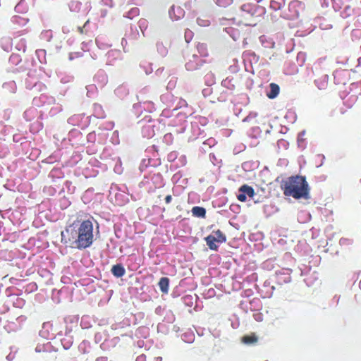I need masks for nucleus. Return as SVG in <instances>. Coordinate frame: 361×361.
Returning a JSON list of instances; mask_svg holds the SVG:
<instances>
[{
    "label": "nucleus",
    "mask_w": 361,
    "mask_h": 361,
    "mask_svg": "<svg viewBox=\"0 0 361 361\" xmlns=\"http://www.w3.org/2000/svg\"><path fill=\"white\" fill-rule=\"evenodd\" d=\"M88 23H89V20H87V21L85 22V23L84 27H85V25H86Z\"/></svg>",
    "instance_id": "4be33fe9"
},
{
    "label": "nucleus",
    "mask_w": 361,
    "mask_h": 361,
    "mask_svg": "<svg viewBox=\"0 0 361 361\" xmlns=\"http://www.w3.org/2000/svg\"><path fill=\"white\" fill-rule=\"evenodd\" d=\"M281 188L285 196L293 197L295 199H308L309 186L305 177L290 176L283 180Z\"/></svg>",
    "instance_id": "f257e3e1"
},
{
    "label": "nucleus",
    "mask_w": 361,
    "mask_h": 361,
    "mask_svg": "<svg viewBox=\"0 0 361 361\" xmlns=\"http://www.w3.org/2000/svg\"><path fill=\"white\" fill-rule=\"evenodd\" d=\"M360 288H361V279H360Z\"/></svg>",
    "instance_id": "5701e85b"
},
{
    "label": "nucleus",
    "mask_w": 361,
    "mask_h": 361,
    "mask_svg": "<svg viewBox=\"0 0 361 361\" xmlns=\"http://www.w3.org/2000/svg\"><path fill=\"white\" fill-rule=\"evenodd\" d=\"M255 13V5L252 4H243L235 13L233 20L240 25L253 26L256 25L254 20Z\"/></svg>",
    "instance_id": "f03ea898"
},
{
    "label": "nucleus",
    "mask_w": 361,
    "mask_h": 361,
    "mask_svg": "<svg viewBox=\"0 0 361 361\" xmlns=\"http://www.w3.org/2000/svg\"><path fill=\"white\" fill-rule=\"evenodd\" d=\"M257 321H259V317H257V319H256Z\"/></svg>",
    "instance_id": "b1692460"
},
{
    "label": "nucleus",
    "mask_w": 361,
    "mask_h": 361,
    "mask_svg": "<svg viewBox=\"0 0 361 361\" xmlns=\"http://www.w3.org/2000/svg\"><path fill=\"white\" fill-rule=\"evenodd\" d=\"M257 321H259V317H257V319H256Z\"/></svg>",
    "instance_id": "393cba45"
},
{
    "label": "nucleus",
    "mask_w": 361,
    "mask_h": 361,
    "mask_svg": "<svg viewBox=\"0 0 361 361\" xmlns=\"http://www.w3.org/2000/svg\"><path fill=\"white\" fill-rule=\"evenodd\" d=\"M77 236V247L86 248L90 245V221H83L78 228Z\"/></svg>",
    "instance_id": "7ed1b4c3"
},
{
    "label": "nucleus",
    "mask_w": 361,
    "mask_h": 361,
    "mask_svg": "<svg viewBox=\"0 0 361 361\" xmlns=\"http://www.w3.org/2000/svg\"><path fill=\"white\" fill-rule=\"evenodd\" d=\"M171 200H172V196L171 195H168L166 196L165 202L166 204L171 203Z\"/></svg>",
    "instance_id": "a211bd4d"
},
{
    "label": "nucleus",
    "mask_w": 361,
    "mask_h": 361,
    "mask_svg": "<svg viewBox=\"0 0 361 361\" xmlns=\"http://www.w3.org/2000/svg\"><path fill=\"white\" fill-rule=\"evenodd\" d=\"M241 341L247 345L255 344L257 343L258 338L255 333H251L249 335H245L242 337Z\"/></svg>",
    "instance_id": "423d86ee"
},
{
    "label": "nucleus",
    "mask_w": 361,
    "mask_h": 361,
    "mask_svg": "<svg viewBox=\"0 0 361 361\" xmlns=\"http://www.w3.org/2000/svg\"><path fill=\"white\" fill-rule=\"evenodd\" d=\"M197 48L198 49H206V47H205V46L203 44H199Z\"/></svg>",
    "instance_id": "aec40b11"
},
{
    "label": "nucleus",
    "mask_w": 361,
    "mask_h": 361,
    "mask_svg": "<svg viewBox=\"0 0 361 361\" xmlns=\"http://www.w3.org/2000/svg\"><path fill=\"white\" fill-rule=\"evenodd\" d=\"M239 192H243L245 195H247L250 197H253L255 195L254 189L246 184L243 185L239 188Z\"/></svg>",
    "instance_id": "9b49d317"
},
{
    "label": "nucleus",
    "mask_w": 361,
    "mask_h": 361,
    "mask_svg": "<svg viewBox=\"0 0 361 361\" xmlns=\"http://www.w3.org/2000/svg\"><path fill=\"white\" fill-rule=\"evenodd\" d=\"M111 273L114 276L118 278L123 276L125 274L126 271L123 265L117 264L112 267Z\"/></svg>",
    "instance_id": "0eeeda50"
},
{
    "label": "nucleus",
    "mask_w": 361,
    "mask_h": 361,
    "mask_svg": "<svg viewBox=\"0 0 361 361\" xmlns=\"http://www.w3.org/2000/svg\"><path fill=\"white\" fill-rule=\"evenodd\" d=\"M269 87L270 91L267 94V96L269 99H274L279 94V86L277 84L272 82L269 85Z\"/></svg>",
    "instance_id": "6e6552de"
},
{
    "label": "nucleus",
    "mask_w": 361,
    "mask_h": 361,
    "mask_svg": "<svg viewBox=\"0 0 361 361\" xmlns=\"http://www.w3.org/2000/svg\"><path fill=\"white\" fill-rule=\"evenodd\" d=\"M192 214L194 216L204 218L206 216V209L202 207H194L192 209Z\"/></svg>",
    "instance_id": "f8f14e48"
},
{
    "label": "nucleus",
    "mask_w": 361,
    "mask_h": 361,
    "mask_svg": "<svg viewBox=\"0 0 361 361\" xmlns=\"http://www.w3.org/2000/svg\"><path fill=\"white\" fill-rule=\"evenodd\" d=\"M233 0H216V4L220 7H227L231 5Z\"/></svg>",
    "instance_id": "4468645a"
},
{
    "label": "nucleus",
    "mask_w": 361,
    "mask_h": 361,
    "mask_svg": "<svg viewBox=\"0 0 361 361\" xmlns=\"http://www.w3.org/2000/svg\"><path fill=\"white\" fill-rule=\"evenodd\" d=\"M159 287L164 293H167L169 287V279L167 277H162L159 281Z\"/></svg>",
    "instance_id": "1a4fd4ad"
},
{
    "label": "nucleus",
    "mask_w": 361,
    "mask_h": 361,
    "mask_svg": "<svg viewBox=\"0 0 361 361\" xmlns=\"http://www.w3.org/2000/svg\"><path fill=\"white\" fill-rule=\"evenodd\" d=\"M78 30H79V31H80V33H83V27H78Z\"/></svg>",
    "instance_id": "412c9836"
},
{
    "label": "nucleus",
    "mask_w": 361,
    "mask_h": 361,
    "mask_svg": "<svg viewBox=\"0 0 361 361\" xmlns=\"http://www.w3.org/2000/svg\"><path fill=\"white\" fill-rule=\"evenodd\" d=\"M78 230L73 225L69 226L61 232V242L70 247H77V236Z\"/></svg>",
    "instance_id": "39448f33"
},
{
    "label": "nucleus",
    "mask_w": 361,
    "mask_h": 361,
    "mask_svg": "<svg viewBox=\"0 0 361 361\" xmlns=\"http://www.w3.org/2000/svg\"><path fill=\"white\" fill-rule=\"evenodd\" d=\"M237 198L242 202H244L247 200V197L243 192H239V194L237 195Z\"/></svg>",
    "instance_id": "dca6fc26"
},
{
    "label": "nucleus",
    "mask_w": 361,
    "mask_h": 361,
    "mask_svg": "<svg viewBox=\"0 0 361 361\" xmlns=\"http://www.w3.org/2000/svg\"><path fill=\"white\" fill-rule=\"evenodd\" d=\"M20 61V56L18 54H12L9 58V62L13 65H18Z\"/></svg>",
    "instance_id": "ddd939ff"
},
{
    "label": "nucleus",
    "mask_w": 361,
    "mask_h": 361,
    "mask_svg": "<svg viewBox=\"0 0 361 361\" xmlns=\"http://www.w3.org/2000/svg\"><path fill=\"white\" fill-rule=\"evenodd\" d=\"M146 356L145 355H141L138 356L136 359V361H145Z\"/></svg>",
    "instance_id": "6ab92c4d"
},
{
    "label": "nucleus",
    "mask_w": 361,
    "mask_h": 361,
    "mask_svg": "<svg viewBox=\"0 0 361 361\" xmlns=\"http://www.w3.org/2000/svg\"><path fill=\"white\" fill-rule=\"evenodd\" d=\"M88 344V342H85V341H83L82 342L80 345H79V348L80 350H82L84 353H87L88 351L86 350L85 348H86V345Z\"/></svg>",
    "instance_id": "f3484780"
},
{
    "label": "nucleus",
    "mask_w": 361,
    "mask_h": 361,
    "mask_svg": "<svg viewBox=\"0 0 361 361\" xmlns=\"http://www.w3.org/2000/svg\"><path fill=\"white\" fill-rule=\"evenodd\" d=\"M88 319H89V317L88 316H83L82 317V319H81V326H82V328H84V329L88 328V326H87Z\"/></svg>",
    "instance_id": "2eb2a0df"
},
{
    "label": "nucleus",
    "mask_w": 361,
    "mask_h": 361,
    "mask_svg": "<svg viewBox=\"0 0 361 361\" xmlns=\"http://www.w3.org/2000/svg\"><path fill=\"white\" fill-rule=\"evenodd\" d=\"M204 240L210 250L216 251L218 250L219 246L216 243H225L226 241V236L221 231L218 229L213 231L212 234L204 238Z\"/></svg>",
    "instance_id": "20e7f679"
},
{
    "label": "nucleus",
    "mask_w": 361,
    "mask_h": 361,
    "mask_svg": "<svg viewBox=\"0 0 361 361\" xmlns=\"http://www.w3.org/2000/svg\"><path fill=\"white\" fill-rule=\"evenodd\" d=\"M93 116L97 118H102L105 116L104 111L101 105L98 104L93 105Z\"/></svg>",
    "instance_id": "9d476101"
}]
</instances>
